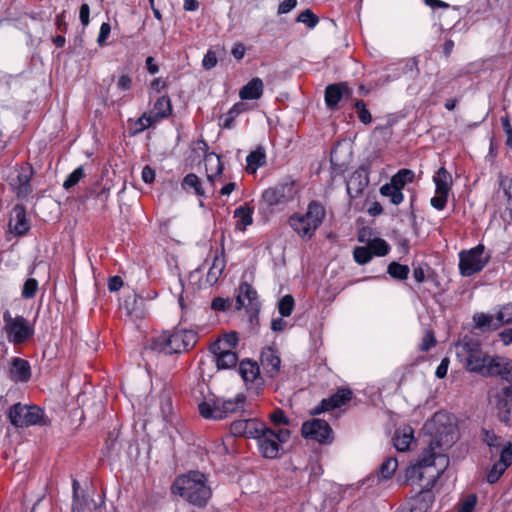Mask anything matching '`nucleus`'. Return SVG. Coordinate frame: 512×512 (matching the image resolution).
<instances>
[{"label": "nucleus", "instance_id": "1", "mask_svg": "<svg viewBox=\"0 0 512 512\" xmlns=\"http://www.w3.org/2000/svg\"><path fill=\"white\" fill-rule=\"evenodd\" d=\"M456 355L467 370L482 376L500 375L512 380V361L502 357H488L477 340L465 336L456 346Z\"/></svg>", "mask_w": 512, "mask_h": 512}, {"label": "nucleus", "instance_id": "2", "mask_svg": "<svg viewBox=\"0 0 512 512\" xmlns=\"http://www.w3.org/2000/svg\"><path fill=\"white\" fill-rule=\"evenodd\" d=\"M449 466V458L442 453L438 440L433 439L423 450L418 461L405 471L408 483L418 486L420 492L430 491Z\"/></svg>", "mask_w": 512, "mask_h": 512}, {"label": "nucleus", "instance_id": "3", "mask_svg": "<svg viewBox=\"0 0 512 512\" xmlns=\"http://www.w3.org/2000/svg\"><path fill=\"white\" fill-rule=\"evenodd\" d=\"M171 489L173 494L199 508L205 507L212 496L206 476L199 471H189L178 476Z\"/></svg>", "mask_w": 512, "mask_h": 512}, {"label": "nucleus", "instance_id": "4", "mask_svg": "<svg viewBox=\"0 0 512 512\" xmlns=\"http://www.w3.org/2000/svg\"><path fill=\"white\" fill-rule=\"evenodd\" d=\"M197 341V335L192 330L177 329L164 331L152 338L150 348L167 355L182 353L192 348Z\"/></svg>", "mask_w": 512, "mask_h": 512}, {"label": "nucleus", "instance_id": "5", "mask_svg": "<svg viewBox=\"0 0 512 512\" xmlns=\"http://www.w3.org/2000/svg\"><path fill=\"white\" fill-rule=\"evenodd\" d=\"M325 217V209L318 202H311L305 214L296 213L289 219L293 231L303 239H310Z\"/></svg>", "mask_w": 512, "mask_h": 512}, {"label": "nucleus", "instance_id": "6", "mask_svg": "<svg viewBox=\"0 0 512 512\" xmlns=\"http://www.w3.org/2000/svg\"><path fill=\"white\" fill-rule=\"evenodd\" d=\"M290 438L288 429L272 430L264 425L261 433L256 436L260 454L264 458L276 459L280 456L282 445Z\"/></svg>", "mask_w": 512, "mask_h": 512}, {"label": "nucleus", "instance_id": "7", "mask_svg": "<svg viewBox=\"0 0 512 512\" xmlns=\"http://www.w3.org/2000/svg\"><path fill=\"white\" fill-rule=\"evenodd\" d=\"M10 423L16 428H24L33 425H44V411L36 405L16 403L7 413Z\"/></svg>", "mask_w": 512, "mask_h": 512}, {"label": "nucleus", "instance_id": "8", "mask_svg": "<svg viewBox=\"0 0 512 512\" xmlns=\"http://www.w3.org/2000/svg\"><path fill=\"white\" fill-rule=\"evenodd\" d=\"M4 331L8 342L18 345L34 334L33 326L23 316L13 317L9 311L3 313Z\"/></svg>", "mask_w": 512, "mask_h": 512}, {"label": "nucleus", "instance_id": "9", "mask_svg": "<svg viewBox=\"0 0 512 512\" xmlns=\"http://www.w3.org/2000/svg\"><path fill=\"white\" fill-rule=\"evenodd\" d=\"M484 245L478 244L468 251L459 253V270L463 276H472L481 271L489 261V256H484Z\"/></svg>", "mask_w": 512, "mask_h": 512}, {"label": "nucleus", "instance_id": "10", "mask_svg": "<svg viewBox=\"0 0 512 512\" xmlns=\"http://www.w3.org/2000/svg\"><path fill=\"white\" fill-rule=\"evenodd\" d=\"M296 193L294 182H283L266 189L262 194V200L268 207H283L294 200Z\"/></svg>", "mask_w": 512, "mask_h": 512}, {"label": "nucleus", "instance_id": "11", "mask_svg": "<svg viewBox=\"0 0 512 512\" xmlns=\"http://www.w3.org/2000/svg\"><path fill=\"white\" fill-rule=\"evenodd\" d=\"M301 433L304 438L317 441L321 444H329L333 440L331 427L322 419H312L304 422Z\"/></svg>", "mask_w": 512, "mask_h": 512}, {"label": "nucleus", "instance_id": "12", "mask_svg": "<svg viewBox=\"0 0 512 512\" xmlns=\"http://www.w3.org/2000/svg\"><path fill=\"white\" fill-rule=\"evenodd\" d=\"M237 309H245L251 316L256 315L260 309L256 290L247 282L239 286V292L236 297Z\"/></svg>", "mask_w": 512, "mask_h": 512}, {"label": "nucleus", "instance_id": "13", "mask_svg": "<svg viewBox=\"0 0 512 512\" xmlns=\"http://www.w3.org/2000/svg\"><path fill=\"white\" fill-rule=\"evenodd\" d=\"M239 373L249 389L258 392L263 386L260 369L256 362L243 360L239 365Z\"/></svg>", "mask_w": 512, "mask_h": 512}, {"label": "nucleus", "instance_id": "14", "mask_svg": "<svg viewBox=\"0 0 512 512\" xmlns=\"http://www.w3.org/2000/svg\"><path fill=\"white\" fill-rule=\"evenodd\" d=\"M264 423L257 419H241L234 421L230 426V431L234 436H242L255 439L264 429Z\"/></svg>", "mask_w": 512, "mask_h": 512}, {"label": "nucleus", "instance_id": "15", "mask_svg": "<svg viewBox=\"0 0 512 512\" xmlns=\"http://www.w3.org/2000/svg\"><path fill=\"white\" fill-rule=\"evenodd\" d=\"M352 391L349 389H338L335 394L329 398L323 399L321 403L313 409V414H321L339 408L351 400Z\"/></svg>", "mask_w": 512, "mask_h": 512}, {"label": "nucleus", "instance_id": "16", "mask_svg": "<svg viewBox=\"0 0 512 512\" xmlns=\"http://www.w3.org/2000/svg\"><path fill=\"white\" fill-rule=\"evenodd\" d=\"M121 309L133 321L143 319L146 315L145 299L136 293H131L121 303Z\"/></svg>", "mask_w": 512, "mask_h": 512}, {"label": "nucleus", "instance_id": "17", "mask_svg": "<svg viewBox=\"0 0 512 512\" xmlns=\"http://www.w3.org/2000/svg\"><path fill=\"white\" fill-rule=\"evenodd\" d=\"M496 408L501 422L512 423V386L503 388L497 395Z\"/></svg>", "mask_w": 512, "mask_h": 512}, {"label": "nucleus", "instance_id": "18", "mask_svg": "<svg viewBox=\"0 0 512 512\" xmlns=\"http://www.w3.org/2000/svg\"><path fill=\"white\" fill-rule=\"evenodd\" d=\"M33 176V168L28 164L21 165L17 170L16 182L14 183L17 196L26 198L32 191L30 181Z\"/></svg>", "mask_w": 512, "mask_h": 512}, {"label": "nucleus", "instance_id": "19", "mask_svg": "<svg viewBox=\"0 0 512 512\" xmlns=\"http://www.w3.org/2000/svg\"><path fill=\"white\" fill-rule=\"evenodd\" d=\"M260 361L267 376L273 378L279 373L281 359L275 349L271 347L264 348L261 352Z\"/></svg>", "mask_w": 512, "mask_h": 512}, {"label": "nucleus", "instance_id": "20", "mask_svg": "<svg viewBox=\"0 0 512 512\" xmlns=\"http://www.w3.org/2000/svg\"><path fill=\"white\" fill-rule=\"evenodd\" d=\"M9 227L17 235H24L30 229L29 220L23 205H16L13 208L11 218L9 220Z\"/></svg>", "mask_w": 512, "mask_h": 512}, {"label": "nucleus", "instance_id": "21", "mask_svg": "<svg viewBox=\"0 0 512 512\" xmlns=\"http://www.w3.org/2000/svg\"><path fill=\"white\" fill-rule=\"evenodd\" d=\"M369 178L364 170L355 171L347 181L346 188L350 198L354 199L362 195L368 186Z\"/></svg>", "mask_w": 512, "mask_h": 512}, {"label": "nucleus", "instance_id": "22", "mask_svg": "<svg viewBox=\"0 0 512 512\" xmlns=\"http://www.w3.org/2000/svg\"><path fill=\"white\" fill-rule=\"evenodd\" d=\"M220 344H211L210 352L214 356V360L219 369H229L237 364L238 356L233 350H223Z\"/></svg>", "mask_w": 512, "mask_h": 512}, {"label": "nucleus", "instance_id": "23", "mask_svg": "<svg viewBox=\"0 0 512 512\" xmlns=\"http://www.w3.org/2000/svg\"><path fill=\"white\" fill-rule=\"evenodd\" d=\"M349 92V88L344 83L328 85L325 89V103L330 109L337 107L342 97Z\"/></svg>", "mask_w": 512, "mask_h": 512}, {"label": "nucleus", "instance_id": "24", "mask_svg": "<svg viewBox=\"0 0 512 512\" xmlns=\"http://www.w3.org/2000/svg\"><path fill=\"white\" fill-rule=\"evenodd\" d=\"M10 375L11 378L17 382H27L31 377V370L28 361L19 357H14L12 359Z\"/></svg>", "mask_w": 512, "mask_h": 512}, {"label": "nucleus", "instance_id": "25", "mask_svg": "<svg viewBox=\"0 0 512 512\" xmlns=\"http://www.w3.org/2000/svg\"><path fill=\"white\" fill-rule=\"evenodd\" d=\"M263 90V81L260 78L255 77L241 88L239 91V97L242 100H257L262 96Z\"/></svg>", "mask_w": 512, "mask_h": 512}, {"label": "nucleus", "instance_id": "26", "mask_svg": "<svg viewBox=\"0 0 512 512\" xmlns=\"http://www.w3.org/2000/svg\"><path fill=\"white\" fill-rule=\"evenodd\" d=\"M204 165L207 174V180L212 185L215 178L223 171V165L220 157L216 153H207L204 157Z\"/></svg>", "mask_w": 512, "mask_h": 512}, {"label": "nucleus", "instance_id": "27", "mask_svg": "<svg viewBox=\"0 0 512 512\" xmlns=\"http://www.w3.org/2000/svg\"><path fill=\"white\" fill-rule=\"evenodd\" d=\"M414 430L410 426H405L396 431L393 438L395 448L400 452H405L410 449L411 444L414 442Z\"/></svg>", "mask_w": 512, "mask_h": 512}, {"label": "nucleus", "instance_id": "28", "mask_svg": "<svg viewBox=\"0 0 512 512\" xmlns=\"http://www.w3.org/2000/svg\"><path fill=\"white\" fill-rule=\"evenodd\" d=\"M245 397L243 394H238L234 399L223 400L217 399L216 404L219 412L222 414V419L227 417L230 413L241 410L244 406Z\"/></svg>", "mask_w": 512, "mask_h": 512}, {"label": "nucleus", "instance_id": "29", "mask_svg": "<svg viewBox=\"0 0 512 512\" xmlns=\"http://www.w3.org/2000/svg\"><path fill=\"white\" fill-rule=\"evenodd\" d=\"M435 192L449 194L452 186V177L446 168L441 167L433 176Z\"/></svg>", "mask_w": 512, "mask_h": 512}, {"label": "nucleus", "instance_id": "30", "mask_svg": "<svg viewBox=\"0 0 512 512\" xmlns=\"http://www.w3.org/2000/svg\"><path fill=\"white\" fill-rule=\"evenodd\" d=\"M475 327L485 331L497 330L501 324L496 317L486 313H477L473 316Z\"/></svg>", "mask_w": 512, "mask_h": 512}, {"label": "nucleus", "instance_id": "31", "mask_svg": "<svg viewBox=\"0 0 512 512\" xmlns=\"http://www.w3.org/2000/svg\"><path fill=\"white\" fill-rule=\"evenodd\" d=\"M172 112L171 100L168 96H161L155 102L151 113L159 121L168 117Z\"/></svg>", "mask_w": 512, "mask_h": 512}, {"label": "nucleus", "instance_id": "32", "mask_svg": "<svg viewBox=\"0 0 512 512\" xmlns=\"http://www.w3.org/2000/svg\"><path fill=\"white\" fill-rule=\"evenodd\" d=\"M253 210L248 207H238L234 211V217L237 219L236 229L244 231L247 226L253 222Z\"/></svg>", "mask_w": 512, "mask_h": 512}, {"label": "nucleus", "instance_id": "33", "mask_svg": "<svg viewBox=\"0 0 512 512\" xmlns=\"http://www.w3.org/2000/svg\"><path fill=\"white\" fill-rule=\"evenodd\" d=\"M415 173L410 169H400L395 175L391 177L389 183H391L396 188L402 189L408 183H411L414 180Z\"/></svg>", "mask_w": 512, "mask_h": 512}, {"label": "nucleus", "instance_id": "34", "mask_svg": "<svg viewBox=\"0 0 512 512\" xmlns=\"http://www.w3.org/2000/svg\"><path fill=\"white\" fill-rule=\"evenodd\" d=\"M380 194L390 199V202L394 205H399L404 200L402 191L391 183H386L380 187Z\"/></svg>", "mask_w": 512, "mask_h": 512}, {"label": "nucleus", "instance_id": "35", "mask_svg": "<svg viewBox=\"0 0 512 512\" xmlns=\"http://www.w3.org/2000/svg\"><path fill=\"white\" fill-rule=\"evenodd\" d=\"M247 171L254 174L258 168L263 166L266 162L265 153L261 150L251 152L247 158Z\"/></svg>", "mask_w": 512, "mask_h": 512}, {"label": "nucleus", "instance_id": "36", "mask_svg": "<svg viewBox=\"0 0 512 512\" xmlns=\"http://www.w3.org/2000/svg\"><path fill=\"white\" fill-rule=\"evenodd\" d=\"M182 188L184 190L193 189L195 194H197L199 196L205 195V191L202 187V183H201L200 179L198 178L197 175H195L193 173H189L184 177L183 182H182Z\"/></svg>", "mask_w": 512, "mask_h": 512}, {"label": "nucleus", "instance_id": "37", "mask_svg": "<svg viewBox=\"0 0 512 512\" xmlns=\"http://www.w3.org/2000/svg\"><path fill=\"white\" fill-rule=\"evenodd\" d=\"M199 412L202 417L206 419H214L219 420L222 419V414L219 412V409L216 404V400L213 403L210 402H202L199 404Z\"/></svg>", "mask_w": 512, "mask_h": 512}, {"label": "nucleus", "instance_id": "38", "mask_svg": "<svg viewBox=\"0 0 512 512\" xmlns=\"http://www.w3.org/2000/svg\"><path fill=\"white\" fill-rule=\"evenodd\" d=\"M224 267V260L218 257L215 258L207 274L208 282H210L211 284L216 283L218 278L222 274Z\"/></svg>", "mask_w": 512, "mask_h": 512}, {"label": "nucleus", "instance_id": "39", "mask_svg": "<svg viewBox=\"0 0 512 512\" xmlns=\"http://www.w3.org/2000/svg\"><path fill=\"white\" fill-rule=\"evenodd\" d=\"M368 246L372 252V255H376L379 257L387 255L390 249L388 243L380 238H375L371 240L368 243Z\"/></svg>", "mask_w": 512, "mask_h": 512}, {"label": "nucleus", "instance_id": "40", "mask_svg": "<svg viewBox=\"0 0 512 512\" xmlns=\"http://www.w3.org/2000/svg\"><path fill=\"white\" fill-rule=\"evenodd\" d=\"M388 274L395 279L404 280L408 277L409 267L407 265L392 262L388 266Z\"/></svg>", "mask_w": 512, "mask_h": 512}, {"label": "nucleus", "instance_id": "41", "mask_svg": "<svg viewBox=\"0 0 512 512\" xmlns=\"http://www.w3.org/2000/svg\"><path fill=\"white\" fill-rule=\"evenodd\" d=\"M398 467V461L394 457L388 458L385 462L382 463L379 469V474L382 479H389L394 474Z\"/></svg>", "mask_w": 512, "mask_h": 512}, {"label": "nucleus", "instance_id": "42", "mask_svg": "<svg viewBox=\"0 0 512 512\" xmlns=\"http://www.w3.org/2000/svg\"><path fill=\"white\" fill-rule=\"evenodd\" d=\"M294 308V299L291 295L283 296L278 302V311L282 317L291 315Z\"/></svg>", "mask_w": 512, "mask_h": 512}, {"label": "nucleus", "instance_id": "43", "mask_svg": "<svg viewBox=\"0 0 512 512\" xmlns=\"http://www.w3.org/2000/svg\"><path fill=\"white\" fill-rule=\"evenodd\" d=\"M353 256H354V259L355 261L358 263V264H366L368 263L371 259H372V252L369 248V246H360V247H356L354 249V252H353Z\"/></svg>", "mask_w": 512, "mask_h": 512}, {"label": "nucleus", "instance_id": "44", "mask_svg": "<svg viewBox=\"0 0 512 512\" xmlns=\"http://www.w3.org/2000/svg\"><path fill=\"white\" fill-rule=\"evenodd\" d=\"M238 335L235 332L228 333L222 338L215 341L213 344H220V348L223 350H232L238 343Z\"/></svg>", "mask_w": 512, "mask_h": 512}, {"label": "nucleus", "instance_id": "45", "mask_svg": "<svg viewBox=\"0 0 512 512\" xmlns=\"http://www.w3.org/2000/svg\"><path fill=\"white\" fill-rule=\"evenodd\" d=\"M38 281L34 278L27 279L22 287L21 296L25 299L33 298L38 291Z\"/></svg>", "mask_w": 512, "mask_h": 512}, {"label": "nucleus", "instance_id": "46", "mask_svg": "<svg viewBox=\"0 0 512 512\" xmlns=\"http://www.w3.org/2000/svg\"><path fill=\"white\" fill-rule=\"evenodd\" d=\"M73 488V504L72 511L73 512H81L86 506V501L84 499H80L78 495V490L80 488V483L74 479L72 483Z\"/></svg>", "mask_w": 512, "mask_h": 512}, {"label": "nucleus", "instance_id": "47", "mask_svg": "<svg viewBox=\"0 0 512 512\" xmlns=\"http://www.w3.org/2000/svg\"><path fill=\"white\" fill-rule=\"evenodd\" d=\"M355 108L357 110L359 120L368 125L372 122V116L369 110L366 107V104L363 100H358L355 102Z\"/></svg>", "mask_w": 512, "mask_h": 512}, {"label": "nucleus", "instance_id": "48", "mask_svg": "<svg viewBox=\"0 0 512 512\" xmlns=\"http://www.w3.org/2000/svg\"><path fill=\"white\" fill-rule=\"evenodd\" d=\"M318 21V17L310 9H306L297 17V22L303 23L309 28H314Z\"/></svg>", "mask_w": 512, "mask_h": 512}, {"label": "nucleus", "instance_id": "49", "mask_svg": "<svg viewBox=\"0 0 512 512\" xmlns=\"http://www.w3.org/2000/svg\"><path fill=\"white\" fill-rule=\"evenodd\" d=\"M507 468H504L502 464L494 463L491 469L488 471L486 479L487 482L493 484L499 480Z\"/></svg>", "mask_w": 512, "mask_h": 512}, {"label": "nucleus", "instance_id": "50", "mask_svg": "<svg viewBox=\"0 0 512 512\" xmlns=\"http://www.w3.org/2000/svg\"><path fill=\"white\" fill-rule=\"evenodd\" d=\"M502 464L504 468H508L512 463V443L507 442L501 449L500 459L497 462Z\"/></svg>", "mask_w": 512, "mask_h": 512}, {"label": "nucleus", "instance_id": "51", "mask_svg": "<svg viewBox=\"0 0 512 512\" xmlns=\"http://www.w3.org/2000/svg\"><path fill=\"white\" fill-rule=\"evenodd\" d=\"M84 176V170L82 167L76 168L72 173H70L67 179L63 183V187L65 189H70L75 186L79 180Z\"/></svg>", "mask_w": 512, "mask_h": 512}, {"label": "nucleus", "instance_id": "52", "mask_svg": "<svg viewBox=\"0 0 512 512\" xmlns=\"http://www.w3.org/2000/svg\"><path fill=\"white\" fill-rule=\"evenodd\" d=\"M476 504L477 496L470 494L459 504L457 512H472Z\"/></svg>", "mask_w": 512, "mask_h": 512}, {"label": "nucleus", "instance_id": "53", "mask_svg": "<svg viewBox=\"0 0 512 512\" xmlns=\"http://www.w3.org/2000/svg\"><path fill=\"white\" fill-rule=\"evenodd\" d=\"M497 318L501 325L504 323H512V304L504 305L497 313Z\"/></svg>", "mask_w": 512, "mask_h": 512}, {"label": "nucleus", "instance_id": "54", "mask_svg": "<svg viewBox=\"0 0 512 512\" xmlns=\"http://www.w3.org/2000/svg\"><path fill=\"white\" fill-rule=\"evenodd\" d=\"M448 196L449 194L446 193L435 192V196L430 200L431 206L437 210H443L447 204Z\"/></svg>", "mask_w": 512, "mask_h": 512}, {"label": "nucleus", "instance_id": "55", "mask_svg": "<svg viewBox=\"0 0 512 512\" xmlns=\"http://www.w3.org/2000/svg\"><path fill=\"white\" fill-rule=\"evenodd\" d=\"M483 441L490 447L499 446V437L494 433L493 430L482 429Z\"/></svg>", "mask_w": 512, "mask_h": 512}, {"label": "nucleus", "instance_id": "56", "mask_svg": "<svg viewBox=\"0 0 512 512\" xmlns=\"http://www.w3.org/2000/svg\"><path fill=\"white\" fill-rule=\"evenodd\" d=\"M217 64V55L216 52L212 49H209L207 53L204 55L202 60V65L206 70H211Z\"/></svg>", "mask_w": 512, "mask_h": 512}, {"label": "nucleus", "instance_id": "57", "mask_svg": "<svg viewBox=\"0 0 512 512\" xmlns=\"http://www.w3.org/2000/svg\"><path fill=\"white\" fill-rule=\"evenodd\" d=\"M231 306V300L217 297L211 303V308L215 311H226Z\"/></svg>", "mask_w": 512, "mask_h": 512}, {"label": "nucleus", "instance_id": "58", "mask_svg": "<svg viewBox=\"0 0 512 512\" xmlns=\"http://www.w3.org/2000/svg\"><path fill=\"white\" fill-rule=\"evenodd\" d=\"M156 122H158V120L152 113H150L149 115L144 114L138 119V125L141 130L149 128Z\"/></svg>", "mask_w": 512, "mask_h": 512}, {"label": "nucleus", "instance_id": "59", "mask_svg": "<svg viewBox=\"0 0 512 512\" xmlns=\"http://www.w3.org/2000/svg\"><path fill=\"white\" fill-rule=\"evenodd\" d=\"M270 419L276 425H280V424L288 425L289 424L288 418L286 417L285 413L280 409L275 410L273 413H271Z\"/></svg>", "mask_w": 512, "mask_h": 512}, {"label": "nucleus", "instance_id": "60", "mask_svg": "<svg viewBox=\"0 0 512 512\" xmlns=\"http://www.w3.org/2000/svg\"><path fill=\"white\" fill-rule=\"evenodd\" d=\"M110 31H111L110 24L102 23V25L100 27L99 34H98V38H97V42L100 45H102L106 41V39L108 38V36L110 34Z\"/></svg>", "mask_w": 512, "mask_h": 512}, {"label": "nucleus", "instance_id": "61", "mask_svg": "<svg viewBox=\"0 0 512 512\" xmlns=\"http://www.w3.org/2000/svg\"><path fill=\"white\" fill-rule=\"evenodd\" d=\"M297 5V0H284L278 7V14H286Z\"/></svg>", "mask_w": 512, "mask_h": 512}, {"label": "nucleus", "instance_id": "62", "mask_svg": "<svg viewBox=\"0 0 512 512\" xmlns=\"http://www.w3.org/2000/svg\"><path fill=\"white\" fill-rule=\"evenodd\" d=\"M89 14H90V8L89 5L84 3L80 7L79 11V18L83 26H87L89 24Z\"/></svg>", "mask_w": 512, "mask_h": 512}, {"label": "nucleus", "instance_id": "63", "mask_svg": "<svg viewBox=\"0 0 512 512\" xmlns=\"http://www.w3.org/2000/svg\"><path fill=\"white\" fill-rule=\"evenodd\" d=\"M141 178L145 183L151 184L155 180V171L151 167L145 166L142 170Z\"/></svg>", "mask_w": 512, "mask_h": 512}, {"label": "nucleus", "instance_id": "64", "mask_svg": "<svg viewBox=\"0 0 512 512\" xmlns=\"http://www.w3.org/2000/svg\"><path fill=\"white\" fill-rule=\"evenodd\" d=\"M245 53L246 47L242 43H236L231 50V54L236 60H241L245 56Z\"/></svg>", "mask_w": 512, "mask_h": 512}]
</instances>
